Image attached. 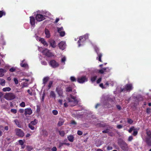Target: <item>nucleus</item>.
<instances>
[{
  "mask_svg": "<svg viewBox=\"0 0 151 151\" xmlns=\"http://www.w3.org/2000/svg\"><path fill=\"white\" fill-rule=\"evenodd\" d=\"M67 99L68 104L71 106H76L78 103V101L76 99V97L73 96L71 94L67 98Z\"/></svg>",
  "mask_w": 151,
  "mask_h": 151,
  "instance_id": "f257e3e1",
  "label": "nucleus"
},
{
  "mask_svg": "<svg viewBox=\"0 0 151 151\" xmlns=\"http://www.w3.org/2000/svg\"><path fill=\"white\" fill-rule=\"evenodd\" d=\"M118 144L123 151L128 150L129 147L128 145L122 139L120 138L118 139Z\"/></svg>",
  "mask_w": 151,
  "mask_h": 151,
  "instance_id": "f03ea898",
  "label": "nucleus"
},
{
  "mask_svg": "<svg viewBox=\"0 0 151 151\" xmlns=\"http://www.w3.org/2000/svg\"><path fill=\"white\" fill-rule=\"evenodd\" d=\"M133 88V87L132 84H127L125 86L124 88L121 89V91L124 92L126 91L127 92H130Z\"/></svg>",
  "mask_w": 151,
  "mask_h": 151,
  "instance_id": "7ed1b4c3",
  "label": "nucleus"
},
{
  "mask_svg": "<svg viewBox=\"0 0 151 151\" xmlns=\"http://www.w3.org/2000/svg\"><path fill=\"white\" fill-rule=\"evenodd\" d=\"M4 97L7 100H12L15 98V96L12 93H6L4 95Z\"/></svg>",
  "mask_w": 151,
  "mask_h": 151,
  "instance_id": "20e7f679",
  "label": "nucleus"
},
{
  "mask_svg": "<svg viewBox=\"0 0 151 151\" xmlns=\"http://www.w3.org/2000/svg\"><path fill=\"white\" fill-rule=\"evenodd\" d=\"M88 80V78L86 76H82L77 78V81L80 83H83L87 82Z\"/></svg>",
  "mask_w": 151,
  "mask_h": 151,
  "instance_id": "39448f33",
  "label": "nucleus"
},
{
  "mask_svg": "<svg viewBox=\"0 0 151 151\" xmlns=\"http://www.w3.org/2000/svg\"><path fill=\"white\" fill-rule=\"evenodd\" d=\"M15 131L16 135L18 137H22L24 136V133L21 129L16 128Z\"/></svg>",
  "mask_w": 151,
  "mask_h": 151,
  "instance_id": "423d86ee",
  "label": "nucleus"
},
{
  "mask_svg": "<svg viewBox=\"0 0 151 151\" xmlns=\"http://www.w3.org/2000/svg\"><path fill=\"white\" fill-rule=\"evenodd\" d=\"M88 38V36L87 35H85L82 36H80L79 38V40L78 42V44L79 46L81 45L80 43L83 42L85 41L86 39H87Z\"/></svg>",
  "mask_w": 151,
  "mask_h": 151,
  "instance_id": "0eeeda50",
  "label": "nucleus"
},
{
  "mask_svg": "<svg viewBox=\"0 0 151 151\" xmlns=\"http://www.w3.org/2000/svg\"><path fill=\"white\" fill-rule=\"evenodd\" d=\"M49 65L52 68H55L59 66V64L55 60H51L49 62Z\"/></svg>",
  "mask_w": 151,
  "mask_h": 151,
  "instance_id": "6e6552de",
  "label": "nucleus"
},
{
  "mask_svg": "<svg viewBox=\"0 0 151 151\" xmlns=\"http://www.w3.org/2000/svg\"><path fill=\"white\" fill-rule=\"evenodd\" d=\"M35 18L36 20L38 22H41L45 19L44 16L41 14H37Z\"/></svg>",
  "mask_w": 151,
  "mask_h": 151,
  "instance_id": "1a4fd4ad",
  "label": "nucleus"
},
{
  "mask_svg": "<svg viewBox=\"0 0 151 151\" xmlns=\"http://www.w3.org/2000/svg\"><path fill=\"white\" fill-rule=\"evenodd\" d=\"M42 53L48 57H50L53 56L52 53L47 49H45L42 51Z\"/></svg>",
  "mask_w": 151,
  "mask_h": 151,
  "instance_id": "9d476101",
  "label": "nucleus"
},
{
  "mask_svg": "<svg viewBox=\"0 0 151 151\" xmlns=\"http://www.w3.org/2000/svg\"><path fill=\"white\" fill-rule=\"evenodd\" d=\"M56 91L59 96H62L63 94V89L60 87H57L56 88Z\"/></svg>",
  "mask_w": 151,
  "mask_h": 151,
  "instance_id": "9b49d317",
  "label": "nucleus"
},
{
  "mask_svg": "<svg viewBox=\"0 0 151 151\" xmlns=\"http://www.w3.org/2000/svg\"><path fill=\"white\" fill-rule=\"evenodd\" d=\"M58 46L59 48L63 50L65 49L66 46V44L65 42L62 41L60 43H59Z\"/></svg>",
  "mask_w": 151,
  "mask_h": 151,
  "instance_id": "f8f14e48",
  "label": "nucleus"
},
{
  "mask_svg": "<svg viewBox=\"0 0 151 151\" xmlns=\"http://www.w3.org/2000/svg\"><path fill=\"white\" fill-rule=\"evenodd\" d=\"M49 42L50 43V46L52 48H55L56 46V43L55 41L52 39H50L49 40Z\"/></svg>",
  "mask_w": 151,
  "mask_h": 151,
  "instance_id": "ddd939ff",
  "label": "nucleus"
},
{
  "mask_svg": "<svg viewBox=\"0 0 151 151\" xmlns=\"http://www.w3.org/2000/svg\"><path fill=\"white\" fill-rule=\"evenodd\" d=\"M30 18V22L31 24L33 27H34L35 26V18L32 17L31 16L29 17Z\"/></svg>",
  "mask_w": 151,
  "mask_h": 151,
  "instance_id": "4468645a",
  "label": "nucleus"
},
{
  "mask_svg": "<svg viewBox=\"0 0 151 151\" xmlns=\"http://www.w3.org/2000/svg\"><path fill=\"white\" fill-rule=\"evenodd\" d=\"M25 115H31L32 113V111L31 108H27L25 110Z\"/></svg>",
  "mask_w": 151,
  "mask_h": 151,
  "instance_id": "2eb2a0df",
  "label": "nucleus"
},
{
  "mask_svg": "<svg viewBox=\"0 0 151 151\" xmlns=\"http://www.w3.org/2000/svg\"><path fill=\"white\" fill-rule=\"evenodd\" d=\"M50 79L49 77L46 76L44 77L42 79L43 84L44 85V86H45L46 83L49 81Z\"/></svg>",
  "mask_w": 151,
  "mask_h": 151,
  "instance_id": "dca6fc26",
  "label": "nucleus"
},
{
  "mask_svg": "<svg viewBox=\"0 0 151 151\" xmlns=\"http://www.w3.org/2000/svg\"><path fill=\"white\" fill-rule=\"evenodd\" d=\"M145 142L148 146H151V139L150 138H146Z\"/></svg>",
  "mask_w": 151,
  "mask_h": 151,
  "instance_id": "f3484780",
  "label": "nucleus"
},
{
  "mask_svg": "<svg viewBox=\"0 0 151 151\" xmlns=\"http://www.w3.org/2000/svg\"><path fill=\"white\" fill-rule=\"evenodd\" d=\"M73 88L72 86H69L65 88V91L67 92H71L72 91Z\"/></svg>",
  "mask_w": 151,
  "mask_h": 151,
  "instance_id": "a211bd4d",
  "label": "nucleus"
},
{
  "mask_svg": "<svg viewBox=\"0 0 151 151\" xmlns=\"http://www.w3.org/2000/svg\"><path fill=\"white\" fill-rule=\"evenodd\" d=\"M45 34L46 35V37L47 38H49L50 36V32L49 31V30L48 29L45 28Z\"/></svg>",
  "mask_w": 151,
  "mask_h": 151,
  "instance_id": "6ab92c4d",
  "label": "nucleus"
},
{
  "mask_svg": "<svg viewBox=\"0 0 151 151\" xmlns=\"http://www.w3.org/2000/svg\"><path fill=\"white\" fill-rule=\"evenodd\" d=\"M50 97L53 98L55 99L56 94L54 91H51L50 92Z\"/></svg>",
  "mask_w": 151,
  "mask_h": 151,
  "instance_id": "aec40b11",
  "label": "nucleus"
},
{
  "mask_svg": "<svg viewBox=\"0 0 151 151\" xmlns=\"http://www.w3.org/2000/svg\"><path fill=\"white\" fill-rule=\"evenodd\" d=\"M68 140L70 142H73L74 140V137L72 135H70L67 137Z\"/></svg>",
  "mask_w": 151,
  "mask_h": 151,
  "instance_id": "412c9836",
  "label": "nucleus"
},
{
  "mask_svg": "<svg viewBox=\"0 0 151 151\" xmlns=\"http://www.w3.org/2000/svg\"><path fill=\"white\" fill-rule=\"evenodd\" d=\"M98 57L97 58V59H98L99 61L100 62H102L101 60V58L102 56V54L101 53L97 54Z\"/></svg>",
  "mask_w": 151,
  "mask_h": 151,
  "instance_id": "4be33fe9",
  "label": "nucleus"
},
{
  "mask_svg": "<svg viewBox=\"0 0 151 151\" xmlns=\"http://www.w3.org/2000/svg\"><path fill=\"white\" fill-rule=\"evenodd\" d=\"M64 122V120L63 119H60L58 123V126H62Z\"/></svg>",
  "mask_w": 151,
  "mask_h": 151,
  "instance_id": "5701e85b",
  "label": "nucleus"
},
{
  "mask_svg": "<svg viewBox=\"0 0 151 151\" xmlns=\"http://www.w3.org/2000/svg\"><path fill=\"white\" fill-rule=\"evenodd\" d=\"M42 135L44 137H47L48 135V132L46 130L43 129L42 130Z\"/></svg>",
  "mask_w": 151,
  "mask_h": 151,
  "instance_id": "b1692460",
  "label": "nucleus"
},
{
  "mask_svg": "<svg viewBox=\"0 0 151 151\" xmlns=\"http://www.w3.org/2000/svg\"><path fill=\"white\" fill-rule=\"evenodd\" d=\"M14 122L16 124L17 126L19 128L21 127V125L19 123V122L18 121V120L17 119H15L14 120Z\"/></svg>",
  "mask_w": 151,
  "mask_h": 151,
  "instance_id": "393cba45",
  "label": "nucleus"
},
{
  "mask_svg": "<svg viewBox=\"0 0 151 151\" xmlns=\"http://www.w3.org/2000/svg\"><path fill=\"white\" fill-rule=\"evenodd\" d=\"M103 69L104 70V73H106L109 72L110 70V69L108 67L104 68H103Z\"/></svg>",
  "mask_w": 151,
  "mask_h": 151,
  "instance_id": "a878e982",
  "label": "nucleus"
},
{
  "mask_svg": "<svg viewBox=\"0 0 151 151\" xmlns=\"http://www.w3.org/2000/svg\"><path fill=\"white\" fill-rule=\"evenodd\" d=\"M37 120L35 119L34 121H31L29 124L33 125H35L37 124Z\"/></svg>",
  "mask_w": 151,
  "mask_h": 151,
  "instance_id": "bb28decb",
  "label": "nucleus"
},
{
  "mask_svg": "<svg viewBox=\"0 0 151 151\" xmlns=\"http://www.w3.org/2000/svg\"><path fill=\"white\" fill-rule=\"evenodd\" d=\"M5 80L3 79L0 78V84L2 86L5 85Z\"/></svg>",
  "mask_w": 151,
  "mask_h": 151,
  "instance_id": "cd10ccee",
  "label": "nucleus"
},
{
  "mask_svg": "<svg viewBox=\"0 0 151 151\" xmlns=\"http://www.w3.org/2000/svg\"><path fill=\"white\" fill-rule=\"evenodd\" d=\"M11 90V88L9 87H7L6 88H3L2 89V90L4 92H6V91H9Z\"/></svg>",
  "mask_w": 151,
  "mask_h": 151,
  "instance_id": "c85d7f7f",
  "label": "nucleus"
},
{
  "mask_svg": "<svg viewBox=\"0 0 151 151\" xmlns=\"http://www.w3.org/2000/svg\"><path fill=\"white\" fill-rule=\"evenodd\" d=\"M53 81H51L49 82L47 86V88L48 89H49L52 86V85L53 84Z\"/></svg>",
  "mask_w": 151,
  "mask_h": 151,
  "instance_id": "c756f323",
  "label": "nucleus"
},
{
  "mask_svg": "<svg viewBox=\"0 0 151 151\" xmlns=\"http://www.w3.org/2000/svg\"><path fill=\"white\" fill-rule=\"evenodd\" d=\"M60 135L61 137H64L65 135V132L63 131H59Z\"/></svg>",
  "mask_w": 151,
  "mask_h": 151,
  "instance_id": "7c9ffc66",
  "label": "nucleus"
},
{
  "mask_svg": "<svg viewBox=\"0 0 151 151\" xmlns=\"http://www.w3.org/2000/svg\"><path fill=\"white\" fill-rule=\"evenodd\" d=\"M22 62L23 61H22ZM20 65L22 67L24 68H26L28 66V65L26 63H24L23 62H22L20 63Z\"/></svg>",
  "mask_w": 151,
  "mask_h": 151,
  "instance_id": "2f4dec72",
  "label": "nucleus"
},
{
  "mask_svg": "<svg viewBox=\"0 0 151 151\" xmlns=\"http://www.w3.org/2000/svg\"><path fill=\"white\" fill-rule=\"evenodd\" d=\"M4 75V70L2 69H0V77H3Z\"/></svg>",
  "mask_w": 151,
  "mask_h": 151,
  "instance_id": "473e14b6",
  "label": "nucleus"
},
{
  "mask_svg": "<svg viewBox=\"0 0 151 151\" xmlns=\"http://www.w3.org/2000/svg\"><path fill=\"white\" fill-rule=\"evenodd\" d=\"M26 149L28 151H31L33 149V148L31 146L28 145L26 147Z\"/></svg>",
  "mask_w": 151,
  "mask_h": 151,
  "instance_id": "72a5a7b5",
  "label": "nucleus"
},
{
  "mask_svg": "<svg viewBox=\"0 0 151 151\" xmlns=\"http://www.w3.org/2000/svg\"><path fill=\"white\" fill-rule=\"evenodd\" d=\"M96 72L101 74H103L104 73L103 68L100 70H97Z\"/></svg>",
  "mask_w": 151,
  "mask_h": 151,
  "instance_id": "f704fd0d",
  "label": "nucleus"
},
{
  "mask_svg": "<svg viewBox=\"0 0 151 151\" xmlns=\"http://www.w3.org/2000/svg\"><path fill=\"white\" fill-rule=\"evenodd\" d=\"M97 76H94L93 77H92L91 78V81L92 82H93L95 81Z\"/></svg>",
  "mask_w": 151,
  "mask_h": 151,
  "instance_id": "c9c22d12",
  "label": "nucleus"
},
{
  "mask_svg": "<svg viewBox=\"0 0 151 151\" xmlns=\"http://www.w3.org/2000/svg\"><path fill=\"white\" fill-rule=\"evenodd\" d=\"M133 122V120L131 119L128 118H127V122L130 124H132Z\"/></svg>",
  "mask_w": 151,
  "mask_h": 151,
  "instance_id": "e433bc0d",
  "label": "nucleus"
},
{
  "mask_svg": "<svg viewBox=\"0 0 151 151\" xmlns=\"http://www.w3.org/2000/svg\"><path fill=\"white\" fill-rule=\"evenodd\" d=\"M94 49L97 54L100 53L99 52V48L98 47H94Z\"/></svg>",
  "mask_w": 151,
  "mask_h": 151,
  "instance_id": "4c0bfd02",
  "label": "nucleus"
},
{
  "mask_svg": "<svg viewBox=\"0 0 151 151\" xmlns=\"http://www.w3.org/2000/svg\"><path fill=\"white\" fill-rule=\"evenodd\" d=\"M6 13L3 11H0V18L3 15H5Z\"/></svg>",
  "mask_w": 151,
  "mask_h": 151,
  "instance_id": "58836bf2",
  "label": "nucleus"
},
{
  "mask_svg": "<svg viewBox=\"0 0 151 151\" xmlns=\"http://www.w3.org/2000/svg\"><path fill=\"white\" fill-rule=\"evenodd\" d=\"M33 126L34 125H31L29 124H28L29 127V128H30L32 130H34L35 129V127Z\"/></svg>",
  "mask_w": 151,
  "mask_h": 151,
  "instance_id": "ea45409f",
  "label": "nucleus"
},
{
  "mask_svg": "<svg viewBox=\"0 0 151 151\" xmlns=\"http://www.w3.org/2000/svg\"><path fill=\"white\" fill-rule=\"evenodd\" d=\"M138 134V131L136 129H134L133 131V133L132 134L134 136H136Z\"/></svg>",
  "mask_w": 151,
  "mask_h": 151,
  "instance_id": "a19ab883",
  "label": "nucleus"
},
{
  "mask_svg": "<svg viewBox=\"0 0 151 151\" xmlns=\"http://www.w3.org/2000/svg\"><path fill=\"white\" fill-rule=\"evenodd\" d=\"M70 79L71 81L72 82L76 81V80L75 78L73 76H71Z\"/></svg>",
  "mask_w": 151,
  "mask_h": 151,
  "instance_id": "79ce46f5",
  "label": "nucleus"
},
{
  "mask_svg": "<svg viewBox=\"0 0 151 151\" xmlns=\"http://www.w3.org/2000/svg\"><path fill=\"white\" fill-rule=\"evenodd\" d=\"M63 29L62 27H61L60 28H58V32L59 33L60 32L63 31Z\"/></svg>",
  "mask_w": 151,
  "mask_h": 151,
  "instance_id": "37998d69",
  "label": "nucleus"
},
{
  "mask_svg": "<svg viewBox=\"0 0 151 151\" xmlns=\"http://www.w3.org/2000/svg\"><path fill=\"white\" fill-rule=\"evenodd\" d=\"M147 135L149 137L148 138H150L151 139V132L150 131H147L146 132Z\"/></svg>",
  "mask_w": 151,
  "mask_h": 151,
  "instance_id": "c03bdc74",
  "label": "nucleus"
},
{
  "mask_svg": "<svg viewBox=\"0 0 151 151\" xmlns=\"http://www.w3.org/2000/svg\"><path fill=\"white\" fill-rule=\"evenodd\" d=\"M134 127H132L129 129L128 130V132L129 133H131L133 130H134Z\"/></svg>",
  "mask_w": 151,
  "mask_h": 151,
  "instance_id": "a18cd8bd",
  "label": "nucleus"
},
{
  "mask_svg": "<svg viewBox=\"0 0 151 151\" xmlns=\"http://www.w3.org/2000/svg\"><path fill=\"white\" fill-rule=\"evenodd\" d=\"M16 70V68L14 67H12L9 69V71L10 72H14Z\"/></svg>",
  "mask_w": 151,
  "mask_h": 151,
  "instance_id": "49530a36",
  "label": "nucleus"
},
{
  "mask_svg": "<svg viewBox=\"0 0 151 151\" xmlns=\"http://www.w3.org/2000/svg\"><path fill=\"white\" fill-rule=\"evenodd\" d=\"M52 113L54 115H57L58 114V111L56 110H54L52 111Z\"/></svg>",
  "mask_w": 151,
  "mask_h": 151,
  "instance_id": "de8ad7c7",
  "label": "nucleus"
},
{
  "mask_svg": "<svg viewBox=\"0 0 151 151\" xmlns=\"http://www.w3.org/2000/svg\"><path fill=\"white\" fill-rule=\"evenodd\" d=\"M20 106L22 107H24L25 106V103L24 102H22L20 104Z\"/></svg>",
  "mask_w": 151,
  "mask_h": 151,
  "instance_id": "09e8293b",
  "label": "nucleus"
},
{
  "mask_svg": "<svg viewBox=\"0 0 151 151\" xmlns=\"http://www.w3.org/2000/svg\"><path fill=\"white\" fill-rule=\"evenodd\" d=\"M59 33L60 34V35L61 37H63L65 35V32L64 31H63L61 32H60Z\"/></svg>",
  "mask_w": 151,
  "mask_h": 151,
  "instance_id": "8fccbe9b",
  "label": "nucleus"
},
{
  "mask_svg": "<svg viewBox=\"0 0 151 151\" xmlns=\"http://www.w3.org/2000/svg\"><path fill=\"white\" fill-rule=\"evenodd\" d=\"M11 112L14 114H16L17 112V110L16 109H12L11 110Z\"/></svg>",
  "mask_w": 151,
  "mask_h": 151,
  "instance_id": "3c124183",
  "label": "nucleus"
},
{
  "mask_svg": "<svg viewBox=\"0 0 151 151\" xmlns=\"http://www.w3.org/2000/svg\"><path fill=\"white\" fill-rule=\"evenodd\" d=\"M14 81L16 84H18V81L17 79L16 78H14Z\"/></svg>",
  "mask_w": 151,
  "mask_h": 151,
  "instance_id": "603ef678",
  "label": "nucleus"
},
{
  "mask_svg": "<svg viewBox=\"0 0 151 151\" xmlns=\"http://www.w3.org/2000/svg\"><path fill=\"white\" fill-rule=\"evenodd\" d=\"M19 144L21 145H23L24 144V142L22 140H19Z\"/></svg>",
  "mask_w": 151,
  "mask_h": 151,
  "instance_id": "864d4df0",
  "label": "nucleus"
},
{
  "mask_svg": "<svg viewBox=\"0 0 151 151\" xmlns=\"http://www.w3.org/2000/svg\"><path fill=\"white\" fill-rule=\"evenodd\" d=\"M41 63L42 65H47V63L45 61H41Z\"/></svg>",
  "mask_w": 151,
  "mask_h": 151,
  "instance_id": "5fc2aeb1",
  "label": "nucleus"
},
{
  "mask_svg": "<svg viewBox=\"0 0 151 151\" xmlns=\"http://www.w3.org/2000/svg\"><path fill=\"white\" fill-rule=\"evenodd\" d=\"M133 139V137L132 136H131L129 137L128 140L130 142Z\"/></svg>",
  "mask_w": 151,
  "mask_h": 151,
  "instance_id": "6e6d98bb",
  "label": "nucleus"
},
{
  "mask_svg": "<svg viewBox=\"0 0 151 151\" xmlns=\"http://www.w3.org/2000/svg\"><path fill=\"white\" fill-rule=\"evenodd\" d=\"M151 109L149 108H148L146 109V112L147 113L149 114L150 112Z\"/></svg>",
  "mask_w": 151,
  "mask_h": 151,
  "instance_id": "4d7b16f0",
  "label": "nucleus"
},
{
  "mask_svg": "<svg viewBox=\"0 0 151 151\" xmlns=\"http://www.w3.org/2000/svg\"><path fill=\"white\" fill-rule=\"evenodd\" d=\"M109 132V130L108 129H106L102 131V132L103 133H108Z\"/></svg>",
  "mask_w": 151,
  "mask_h": 151,
  "instance_id": "13d9d810",
  "label": "nucleus"
},
{
  "mask_svg": "<svg viewBox=\"0 0 151 151\" xmlns=\"http://www.w3.org/2000/svg\"><path fill=\"white\" fill-rule=\"evenodd\" d=\"M77 134L79 135H81L83 134V132L82 131L78 130L77 132Z\"/></svg>",
  "mask_w": 151,
  "mask_h": 151,
  "instance_id": "bf43d9fd",
  "label": "nucleus"
},
{
  "mask_svg": "<svg viewBox=\"0 0 151 151\" xmlns=\"http://www.w3.org/2000/svg\"><path fill=\"white\" fill-rule=\"evenodd\" d=\"M102 78H99L96 81V83H99L101 81Z\"/></svg>",
  "mask_w": 151,
  "mask_h": 151,
  "instance_id": "052dcab7",
  "label": "nucleus"
},
{
  "mask_svg": "<svg viewBox=\"0 0 151 151\" xmlns=\"http://www.w3.org/2000/svg\"><path fill=\"white\" fill-rule=\"evenodd\" d=\"M64 101H65V102L64 103V106L65 107H67L68 106V102L67 103L66 102V101L65 100H64Z\"/></svg>",
  "mask_w": 151,
  "mask_h": 151,
  "instance_id": "680f3d73",
  "label": "nucleus"
},
{
  "mask_svg": "<svg viewBox=\"0 0 151 151\" xmlns=\"http://www.w3.org/2000/svg\"><path fill=\"white\" fill-rule=\"evenodd\" d=\"M27 92L31 96L32 95V92L29 89H28L27 91Z\"/></svg>",
  "mask_w": 151,
  "mask_h": 151,
  "instance_id": "e2e57ef3",
  "label": "nucleus"
},
{
  "mask_svg": "<svg viewBox=\"0 0 151 151\" xmlns=\"http://www.w3.org/2000/svg\"><path fill=\"white\" fill-rule=\"evenodd\" d=\"M113 149V147L111 146H108L107 148V149L108 150H110Z\"/></svg>",
  "mask_w": 151,
  "mask_h": 151,
  "instance_id": "0e129e2a",
  "label": "nucleus"
},
{
  "mask_svg": "<svg viewBox=\"0 0 151 151\" xmlns=\"http://www.w3.org/2000/svg\"><path fill=\"white\" fill-rule=\"evenodd\" d=\"M52 151H57V149L55 147H53L51 149Z\"/></svg>",
  "mask_w": 151,
  "mask_h": 151,
  "instance_id": "69168bd1",
  "label": "nucleus"
},
{
  "mask_svg": "<svg viewBox=\"0 0 151 151\" xmlns=\"http://www.w3.org/2000/svg\"><path fill=\"white\" fill-rule=\"evenodd\" d=\"M40 41L43 44L44 42L45 41V40L43 38H40Z\"/></svg>",
  "mask_w": 151,
  "mask_h": 151,
  "instance_id": "338daca9",
  "label": "nucleus"
},
{
  "mask_svg": "<svg viewBox=\"0 0 151 151\" xmlns=\"http://www.w3.org/2000/svg\"><path fill=\"white\" fill-rule=\"evenodd\" d=\"M24 109H20L19 110V112L21 113H23L24 112Z\"/></svg>",
  "mask_w": 151,
  "mask_h": 151,
  "instance_id": "774afa93",
  "label": "nucleus"
}]
</instances>
